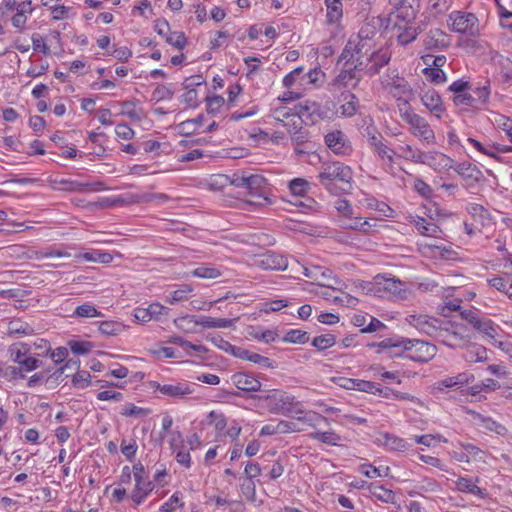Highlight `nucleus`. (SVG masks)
I'll use <instances>...</instances> for the list:
<instances>
[{
  "instance_id": "e2e57ef3",
  "label": "nucleus",
  "mask_w": 512,
  "mask_h": 512,
  "mask_svg": "<svg viewBox=\"0 0 512 512\" xmlns=\"http://www.w3.org/2000/svg\"><path fill=\"white\" fill-rule=\"evenodd\" d=\"M289 189L295 196H304L309 189V183L305 179L295 178L290 181Z\"/></svg>"
},
{
  "instance_id": "09e8293b",
  "label": "nucleus",
  "mask_w": 512,
  "mask_h": 512,
  "mask_svg": "<svg viewBox=\"0 0 512 512\" xmlns=\"http://www.w3.org/2000/svg\"><path fill=\"white\" fill-rule=\"evenodd\" d=\"M258 265L264 270H285L288 262L287 258H263Z\"/></svg>"
},
{
  "instance_id": "49530a36",
  "label": "nucleus",
  "mask_w": 512,
  "mask_h": 512,
  "mask_svg": "<svg viewBox=\"0 0 512 512\" xmlns=\"http://www.w3.org/2000/svg\"><path fill=\"white\" fill-rule=\"evenodd\" d=\"M308 340V333L301 329H290L283 336V341L285 343L305 344Z\"/></svg>"
},
{
  "instance_id": "dca6fc26",
  "label": "nucleus",
  "mask_w": 512,
  "mask_h": 512,
  "mask_svg": "<svg viewBox=\"0 0 512 512\" xmlns=\"http://www.w3.org/2000/svg\"><path fill=\"white\" fill-rule=\"evenodd\" d=\"M395 8L396 16L403 22L413 21L419 11V0H389Z\"/></svg>"
},
{
  "instance_id": "4be33fe9",
  "label": "nucleus",
  "mask_w": 512,
  "mask_h": 512,
  "mask_svg": "<svg viewBox=\"0 0 512 512\" xmlns=\"http://www.w3.org/2000/svg\"><path fill=\"white\" fill-rule=\"evenodd\" d=\"M478 481V478L473 480L470 477L461 476L455 481V487L461 493L471 494L483 499L486 496V491L477 485Z\"/></svg>"
},
{
  "instance_id": "de8ad7c7",
  "label": "nucleus",
  "mask_w": 512,
  "mask_h": 512,
  "mask_svg": "<svg viewBox=\"0 0 512 512\" xmlns=\"http://www.w3.org/2000/svg\"><path fill=\"white\" fill-rule=\"evenodd\" d=\"M417 35L418 29L412 25V21L404 22L403 31L398 34L397 39L401 45H407L415 40Z\"/></svg>"
},
{
  "instance_id": "a878e982",
  "label": "nucleus",
  "mask_w": 512,
  "mask_h": 512,
  "mask_svg": "<svg viewBox=\"0 0 512 512\" xmlns=\"http://www.w3.org/2000/svg\"><path fill=\"white\" fill-rule=\"evenodd\" d=\"M267 180L259 174L247 175L245 189L251 196L262 197L265 192Z\"/></svg>"
},
{
  "instance_id": "8fccbe9b",
  "label": "nucleus",
  "mask_w": 512,
  "mask_h": 512,
  "mask_svg": "<svg viewBox=\"0 0 512 512\" xmlns=\"http://www.w3.org/2000/svg\"><path fill=\"white\" fill-rule=\"evenodd\" d=\"M491 121L496 127L505 132L507 138L512 143V118L501 114H494V117Z\"/></svg>"
},
{
  "instance_id": "5701e85b",
  "label": "nucleus",
  "mask_w": 512,
  "mask_h": 512,
  "mask_svg": "<svg viewBox=\"0 0 512 512\" xmlns=\"http://www.w3.org/2000/svg\"><path fill=\"white\" fill-rule=\"evenodd\" d=\"M492 345L497 342L501 327L489 318H482L475 328Z\"/></svg>"
},
{
  "instance_id": "0eeeda50",
  "label": "nucleus",
  "mask_w": 512,
  "mask_h": 512,
  "mask_svg": "<svg viewBox=\"0 0 512 512\" xmlns=\"http://www.w3.org/2000/svg\"><path fill=\"white\" fill-rule=\"evenodd\" d=\"M391 59V52L388 48L380 47L369 52L359 61H356L352 65L355 70L364 71L368 76L373 77L378 74L380 69L387 65Z\"/></svg>"
},
{
  "instance_id": "4d7b16f0",
  "label": "nucleus",
  "mask_w": 512,
  "mask_h": 512,
  "mask_svg": "<svg viewBox=\"0 0 512 512\" xmlns=\"http://www.w3.org/2000/svg\"><path fill=\"white\" fill-rule=\"evenodd\" d=\"M468 212L475 221H480L482 225H484L486 221H490L489 212L482 205L471 204L468 207Z\"/></svg>"
},
{
  "instance_id": "f704fd0d",
  "label": "nucleus",
  "mask_w": 512,
  "mask_h": 512,
  "mask_svg": "<svg viewBox=\"0 0 512 512\" xmlns=\"http://www.w3.org/2000/svg\"><path fill=\"white\" fill-rule=\"evenodd\" d=\"M422 152L423 151L416 146L405 144L398 146L395 156L419 164Z\"/></svg>"
},
{
  "instance_id": "ddd939ff",
  "label": "nucleus",
  "mask_w": 512,
  "mask_h": 512,
  "mask_svg": "<svg viewBox=\"0 0 512 512\" xmlns=\"http://www.w3.org/2000/svg\"><path fill=\"white\" fill-rule=\"evenodd\" d=\"M450 28L452 31L476 36L480 32L479 21L472 13L453 12L450 14Z\"/></svg>"
},
{
  "instance_id": "4c0bfd02",
  "label": "nucleus",
  "mask_w": 512,
  "mask_h": 512,
  "mask_svg": "<svg viewBox=\"0 0 512 512\" xmlns=\"http://www.w3.org/2000/svg\"><path fill=\"white\" fill-rule=\"evenodd\" d=\"M342 100L344 103L340 106V113L346 117L355 115L358 104L356 96L350 92H346L342 94Z\"/></svg>"
},
{
  "instance_id": "864d4df0",
  "label": "nucleus",
  "mask_w": 512,
  "mask_h": 512,
  "mask_svg": "<svg viewBox=\"0 0 512 512\" xmlns=\"http://www.w3.org/2000/svg\"><path fill=\"white\" fill-rule=\"evenodd\" d=\"M415 453L417 454L418 459L421 462H423L431 467H434L440 471H447V465L440 458L433 456V455H426V454L420 453V451H416Z\"/></svg>"
},
{
  "instance_id": "cd10ccee",
  "label": "nucleus",
  "mask_w": 512,
  "mask_h": 512,
  "mask_svg": "<svg viewBox=\"0 0 512 512\" xmlns=\"http://www.w3.org/2000/svg\"><path fill=\"white\" fill-rule=\"evenodd\" d=\"M322 422L321 420H312V425L303 424L299 421H288V420H280L278 421L279 434H291V433H300L305 431L307 428H315L316 423Z\"/></svg>"
},
{
  "instance_id": "f257e3e1",
  "label": "nucleus",
  "mask_w": 512,
  "mask_h": 512,
  "mask_svg": "<svg viewBox=\"0 0 512 512\" xmlns=\"http://www.w3.org/2000/svg\"><path fill=\"white\" fill-rule=\"evenodd\" d=\"M259 399L271 414H281L308 425H312V420H321L324 424L329 425L327 417L306 410L294 395L286 391L271 389L261 395Z\"/></svg>"
},
{
  "instance_id": "72a5a7b5",
  "label": "nucleus",
  "mask_w": 512,
  "mask_h": 512,
  "mask_svg": "<svg viewBox=\"0 0 512 512\" xmlns=\"http://www.w3.org/2000/svg\"><path fill=\"white\" fill-rule=\"evenodd\" d=\"M464 359L469 363L486 362L488 360V350L482 345H470L466 349Z\"/></svg>"
},
{
  "instance_id": "3c124183",
  "label": "nucleus",
  "mask_w": 512,
  "mask_h": 512,
  "mask_svg": "<svg viewBox=\"0 0 512 512\" xmlns=\"http://www.w3.org/2000/svg\"><path fill=\"white\" fill-rule=\"evenodd\" d=\"M120 450L127 460L132 461L137 454V441L134 438L122 439L120 444Z\"/></svg>"
},
{
  "instance_id": "6e6552de",
  "label": "nucleus",
  "mask_w": 512,
  "mask_h": 512,
  "mask_svg": "<svg viewBox=\"0 0 512 512\" xmlns=\"http://www.w3.org/2000/svg\"><path fill=\"white\" fill-rule=\"evenodd\" d=\"M449 455L455 461L466 464H487V459L490 456L487 451L481 449L473 443L460 440L455 443V449H453Z\"/></svg>"
},
{
  "instance_id": "473e14b6",
  "label": "nucleus",
  "mask_w": 512,
  "mask_h": 512,
  "mask_svg": "<svg viewBox=\"0 0 512 512\" xmlns=\"http://www.w3.org/2000/svg\"><path fill=\"white\" fill-rule=\"evenodd\" d=\"M358 471L365 477L374 479L378 477L390 476L391 469L387 465L375 467L370 463H363L358 467Z\"/></svg>"
},
{
  "instance_id": "37998d69",
  "label": "nucleus",
  "mask_w": 512,
  "mask_h": 512,
  "mask_svg": "<svg viewBox=\"0 0 512 512\" xmlns=\"http://www.w3.org/2000/svg\"><path fill=\"white\" fill-rule=\"evenodd\" d=\"M192 276L202 279H216L222 275L218 267L212 265H203L191 272Z\"/></svg>"
},
{
  "instance_id": "e433bc0d",
  "label": "nucleus",
  "mask_w": 512,
  "mask_h": 512,
  "mask_svg": "<svg viewBox=\"0 0 512 512\" xmlns=\"http://www.w3.org/2000/svg\"><path fill=\"white\" fill-rule=\"evenodd\" d=\"M412 223H414L416 230L424 236L436 237L439 232V227L436 224L427 222L422 217H413Z\"/></svg>"
},
{
  "instance_id": "6e6d98bb",
  "label": "nucleus",
  "mask_w": 512,
  "mask_h": 512,
  "mask_svg": "<svg viewBox=\"0 0 512 512\" xmlns=\"http://www.w3.org/2000/svg\"><path fill=\"white\" fill-rule=\"evenodd\" d=\"M423 74L434 84H443L447 80L444 71L435 67L424 68Z\"/></svg>"
},
{
  "instance_id": "aec40b11",
  "label": "nucleus",
  "mask_w": 512,
  "mask_h": 512,
  "mask_svg": "<svg viewBox=\"0 0 512 512\" xmlns=\"http://www.w3.org/2000/svg\"><path fill=\"white\" fill-rule=\"evenodd\" d=\"M233 385L245 392H256L261 388L259 379L245 372H238L231 376Z\"/></svg>"
},
{
  "instance_id": "6ab92c4d",
  "label": "nucleus",
  "mask_w": 512,
  "mask_h": 512,
  "mask_svg": "<svg viewBox=\"0 0 512 512\" xmlns=\"http://www.w3.org/2000/svg\"><path fill=\"white\" fill-rule=\"evenodd\" d=\"M422 104L433 114L436 118L440 119L445 111V107L441 96L435 89H428L420 96Z\"/></svg>"
},
{
  "instance_id": "2f4dec72",
  "label": "nucleus",
  "mask_w": 512,
  "mask_h": 512,
  "mask_svg": "<svg viewBox=\"0 0 512 512\" xmlns=\"http://www.w3.org/2000/svg\"><path fill=\"white\" fill-rule=\"evenodd\" d=\"M346 65H349L350 67L348 69L343 70L334 80V85H337L339 87H348V86H356L359 82V77L355 74L354 66L351 65V61L348 63L346 62Z\"/></svg>"
},
{
  "instance_id": "13d9d810",
  "label": "nucleus",
  "mask_w": 512,
  "mask_h": 512,
  "mask_svg": "<svg viewBox=\"0 0 512 512\" xmlns=\"http://www.w3.org/2000/svg\"><path fill=\"white\" fill-rule=\"evenodd\" d=\"M500 387L499 383L491 378H487L482 381L479 385H474L469 388V393L471 395H476L480 393L481 391H495Z\"/></svg>"
},
{
  "instance_id": "a18cd8bd",
  "label": "nucleus",
  "mask_w": 512,
  "mask_h": 512,
  "mask_svg": "<svg viewBox=\"0 0 512 512\" xmlns=\"http://www.w3.org/2000/svg\"><path fill=\"white\" fill-rule=\"evenodd\" d=\"M73 315L79 318H94L103 316L102 312H100L93 304L88 302L77 306Z\"/></svg>"
},
{
  "instance_id": "ea45409f",
  "label": "nucleus",
  "mask_w": 512,
  "mask_h": 512,
  "mask_svg": "<svg viewBox=\"0 0 512 512\" xmlns=\"http://www.w3.org/2000/svg\"><path fill=\"white\" fill-rule=\"evenodd\" d=\"M336 344V336L332 333L321 334L315 336L311 342V345L317 351H324Z\"/></svg>"
},
{
  "instance_id": "79ce46f5",
  "label": "nucleus",
  "mask_w": 512,
  "mask_h": 512,
  "mask_svg": "<svg viewBox=\"0 0 512 512\" xmlns=\"http://www.w3.org/2000/svg\"><path fill=\"white\" fill-rule=\"evenodd\" d=\"M413 440L416 444L423 445L426 447H433L437 443H447L448 440L441 434H423L415 435Z\"/></svg>"
},
{
  "instance_id": "f3484780",
  "label": "nucleus",
  "mask_w": 512,
  "mask_h": 512,
  "mask_svg": "<svg viewBox=\"0 0 512 512\" xmlns=\"http://www.w3.org/2000/svg\"><path fill=\"white\" fill-rule=\"evenodd\" d=\"M375 443L393 452H405L410 448V444L404 438L388 432L379 433Z\"/></svg>"
},
{
  "instance_id": "7c9ffc66",
  "label": "nucleus",
  "mask_w": 512,
  "mask_h": 512,
  "mask_svg": "<svg viewBox=\"0 0 512 512\" xmlns=\"http://www.w3.org/2000/svg\"><path fill=\"white\" fill-rule=\"evenodd\" d=\"M327 10V22L329 24H338L343 17V4L341 0H325Z\"/></svg>"
},
{
  "instance_id": "f8f14e48",
  "label": "nucleus",
  "mask_w": 512,
  "mask_h": 512,
  "mask_svg": "<svg viewBox=\"0 0 512 512\" xmlns=\"http://www.w3.org/2000/svg\"><path fill=\"white\" fill-rule=\"evenodd\" d=\"M152 388L162 396L174 400L186 399L194 392V384L187 380L171 381L163 384L154 382Z\"/></svg>"
},
{
  "instance_id": "393cba45",
  "label": "nucleus",
  "mask_w": 512,
  "mask_h": 512,
  "mask_svg": "<svg viewBox=\"0 0 512 512\" xmlns=\"http://www.w3.org/2000/svg\"><path fill=\"white\" fill-rule=\"evenodd\" d=\"M427 49H442L449 45V37L441 29H430L424 39Z\"/></svg>"
},
{
  "instance_id": "0e129e2a",
  "label": "nucleus",
  "mask_w": 512,
  "mask_h": 512,
  "mask_svg": "<svg viewBox=\"0 0 512 512\" xmlns=\"http://www.w3.org/2000/svg\"><path fill=\"white\" fill-rule=\"evenodd\" d=\"M242 426L238 420H231L224 431L223 436L228 437L231 441H237L241 435Z\"/></svg>"
},
{
  "instance_id": "5fc2aeb1",
  "label": "nucleus",
  "mask_w": 512,
  "mask_h": 512,
  "mask_svg": "<svg viewBox=\"0 0 512 512\" xmlns=\"http://www.w3.org/2000/svg\"><path fill=\"white\" fill-rule=\"evenodd\" d=\"M29 348L26 343L12 345L9 349L10 359L14 364H18L26 356H28Z\"/></svg>"
},
{
  "instance_id": "20e7f679",
  "label": "nucleus",
  "mask_w": 512,
  "mask_h": 512,
  "mask_svg": "<svg viewBox=\"0 0 512 512\" xmlns=\"http://www.w3.org/2000/svg\"><path fill=\"white\" fill-rule=\"evenodd\" d=\"M174 326L186 334L198 332L199 327L203 328H228L232 325V320L227 318H213L210 316L184 315L173 320Z\"/></svg>"
},
{
  "instance_id": "c756f323",
  "label": "nucleus",
  "mask_w": 512,
  "mask_h": 512,
  "mask_svg": "<svg viewBox=\"0 0 512 512\" xmlns=\"http://www.w3.org/2000/svg\"><path fill=\"white\" fill-rule=\"evenodd\" d=\"M205 423L212 426L219 436H223L228 420L222 412L212 410L206 415Z\"/></svg>"
},
{
  "instance_id": "1a4fd4ad",
  "label": "nucleus",
  "mask_w": 512,
  "mask_h": 512,
  "mask_svg": "<svg viewBox=\"0 0 512 512\" xmlns=\"http://www.w3.org/2000/svg\"><path fill=\"white\" fill-rule=\"evenodd\" d=\"M402 347L406 358L416 362H428L437 353L434 344L418 339H406L402 341Z\"/></svg>"
},
{
  "instance_id": "9d476101",
  "label": "nucleus",
  "mask_w": 512,
  "mask_h": 512,
  "mask_svg": "<svg viewBox=\"0 0 512 512\" xmlns=\"http://www.w3.org/2000/svg\"><path fill=\"white\" fill-rule=\"evenodd\" d=\"M384 86L396 100L399 110L400 108H411L410 102L414 98V92L407 80L396 75L391 81H387Z\"/></svg>"
},
{
  "instance_id": "052dcab7",
  "label": "nucleus",
  "mask_w": 512,
  "mask_h": 512,
  "mask_svg": "<svg viewBox=\"0 0 512 512\" xmlns=\"http://www.w3.org/2000/svg\"><path fill=\"white\" fill-rule=\"evenodd\" d=\"M357 34H359V37L365 38L366 40L376 41V37L378 35L376 22L372 21L364 23Z\"/></svg>"
},
{
  "instance_id": "c9c22d12",
  "label": "nucleus",
  "mask_w": 512,
  "mask_h": 512,
  "mask_svg": "<svg viewBox=\"0 0 512 512\" xmlns=\"http://www.w3.org/2000/svg\"><path fill=\"white\" fill-rule=\"evenodd\" d=\"M98 328L100 333L105 336H117L123 333L127 326L123 322L117 320H107L100 322Z\"/></svg>"
},
{
  "instance_id": "58836bf2",
  "label": "nucleus",
  "mask_w": 512,
  "mask_h": 512,
  "mask_svg": "<svg viewBox=\"0 0 512 512\" xmlns=\"http://www.w3.org/2000/svg\"><path fill=\"white\" fill-rule=\"evenodd\" d=\"M192 292L193 287L191 285L183 284L169 294L167 302L171 305H174L176 303L186 301Z\"/></svg>"
},
{
  "instance_id": "774afa93",
  "label": "nucleus",
  "mask_w": 512,
  "mask_h": 512,
  "mask_svg": "<svg viewBox=\"0 0 512 512\" xmlns=\"http://www.w3.org/2000/svg\"><path fill=\"white\" fill-rule=\"evenodd\" d=\"M240 491L244 498L248 501H254L256 497V485L253 480L245 479L240 484Z\"/></svg>"
},
{
  "instance_id": "338daca9",
  "label": "nucleus",
  "mask_w": 512,
  "mask_h": 512,
  "mask_svg": "<svg viewBox=\"0 0 512 512\" xmlns=\"http://www.w3.org/2000/svg\"><path fill=\"white\" fill-rule=\"evenodd\" d=\"M3 377L8 381H16L19 379H24L25 377L16 365L7 366L5 369L0 368V378Z\"/></svg>"
},
{
  "instance_id": "680f3d73",
  "label": "nucleus",
  "mask_w": 512,
  "mask_h": 512,
  "mask_svg": "<svg viewBox=\"0 0 512 512\" xmlns=\"http://www.w3.org/2000/svg\"><path fill=\"white\" fill-rule=\"evenodd\" d=\"M149 409H145L129 403L121 409L120 414L125 417H145L149 414Z\"/></svg>"
},
{
  "instance_id": "603ef678",
  "label": "nucleus",
  "mask_w": 512,
  "mask_h": 512,
  "mask_svg": "<svg viewBox=\"0 0 512 512\" xmlns=\"http://www.w3.org/2000/svg\"><path fill=\"white\" fill-rule=\"evenodd\" d=\"M120 115L127 116L133 121H140L142 119V114L136 109L133 101H124L121 103Z\"/></svg>"
},
{
  "instance_id": "69168bd1",
  "label": "nucleus",
  "mask_w": 512,
  "mask_h": 512,
  "mask_svg": "<svg viewBox=\"0 0 512 512\" xmlns=\"http://www.w3.org/2000/svg\"><path fill=\"white\" fill-rule=\"evenodd\" d=\"M421 246H424L428 249L426 253H430L434 256H444L445 253H450L449 249L446 245L438 244V240L431 239L430 242L422 243Z\"/></svg>"
},
{
  "instance_id": "412c9836",
  "label": "nucleus",
  "mask_w": 512,
  "mask_h": 512,
  "mask_svg": "<svg viewBox=\"0 0 512 512\" xmlns=\"http://www.w3.org/2000/svg\"><path fill=\"white\" fill-rule=\"evenodd\" d=\"M470 415L472 416L473 423L476 426L483 428L486 432L495 433L497 435H505L507 432L504 425L495 421L491 417L484 416L474 411L470 412Z\"/></svg>"
},
{
  "instance_id": "423d86ee",
  "label": "nucleus",
  "mask_w": 512,
  "mask_h": 512,
  "mask_svg": "<svg viewBox=\"0 0 512 512\" xmlns=\"http://www.w3.org/2000/svg\"><path fill=\"white\" fill-rule=\"evenodd\" d=\"M436 339L450 348H462L469 343L470 335L465 325L447 322L441 325Z\"/></svg>"
},
{
  "instance_id": "b1692460",
  "label": "nucleus",
  "mask_w": 512,
  "mask_h": 512,
  "mask_svg": "<svg viewBox=\"0 0 512 512\" xmlns=\"http://www.w3.org/2000/svg\"><path fill=\"white\" fill-rule=\"evenodd\" d=\"M450 162H451V159L440 152H436V151L424 152L423 151L420 161H419V164H424V165L430 166L436 170L439 168L448 167Z\"/></svg>"
},
{
  "instance_id": "39448f33",
  "label": "nucleus",
  "mask_w": 512,
  "mask_h": 512,
  "mask_svg": "<svg viewBox=\"0 0 512 512\" xmlns=\"http://www.w3.org/2000/svg\"><path fill=\"white\" fill-rule=\"evenodd\" d=\"M401 119L409 125V132L427 145L436 143V136L428 121L411 108H400Z\"/></svg>"
},
{
  "instance_id": "7ed1b4c3",
  "label": "nucleus",
  "mask_w": 512,
  "mask_h": 512,
  "mask_svg": "<svg viewBox=\"0 0 512 512\" xmlns=\"http://www.w3.org/2000/svg\"><path fill=\"white\" fill-rule=\"evenodd\" d=\"M317 178L327 191L333 195H339L343 189H340L336 183L350 186L353 180V170L339 161L325 162L322 164Z\"/></svg>"
},
{
  "instance_id": "a19ab883",
  "label": "nucleus",
  "mask_w": 512,
  "mask_h": 512,
  "mask_svg": "<svg viewBox=\"0 0 512 512\" xmlns=\"http://www.w3.org/2000/svg\"><path fill=\"white\" fill-rule=\"evenodd\" d=\"M33 333V327L21 320H13L8 324V334L10 335L29 336Z\"/></svg>"
},
{
  "instance_id": "a211bd4d",
  "label": "nucleus",
  "mask_w": 512,
  "mask_h": 512,
  "mask_svg": "<svg viewBox=\"0 0 512 512\" xmlns=\"http://www.w3.org/2000/svg\"><path fill=\"white\" fill-rule=\"evenodd\" d=\"M170 448L172 452L175 454V459L178 464L183 466L186 469L191 467V455L189 450L186 448L183 436L181 433H176L172 436L170 440Z\"/></svg>"
},
{
  "instance_id": "c85d7f7f",
  "label": "nucleus",
  "mask_w": 512,
  "mask_h": 512,
  "mask_svg": "<svg viewBox=\"0 0 512 512\" xmlns=\"http://www.w3.org/2000/svg\"><path fill=\"white\" fill-rule=\"evenodd\" d=\"M309 437L322 444L330 445V446H338L342 441V437L340 434L336 433L333 430L328 431H320L315 430L309 434Z\"/></svg>"
},
{
  "instance_id": "9b49d317",
  "label": "nucleus",
  "mask_w": 512,
  "mask_h": 512,
  "mask_svg": "<svg viewBox=\"0 0 512 512\" xmlns=\"http://www.w3.org/2000/svg\"><path fill=\"white\" fill-rule=\"evenodd\" d=\"M376 48V41L366 40L365 38L359 37V34H356L348 40L342 52V57L346 59L348 63L351 61L352 65Z\"/></svg>"
},
{
  "instance_id": "bb28decb",
  "label": "nucleus",
  "mask_w": 512,
  "mask_h": 512,
  "mask_svg": "<svg viewBox=\"0 0 512 512\" xmlns=\"http://www.w3.org/2000/svg\"><path fill=\"white\" fill-rule=\"evenodd\" d=\"M367 489L374 498L383 503L394 504L396 502V494L391 489L376 483L367 484Z\"/></svg>"
},
{
  "instance_id": "4468645a",
  "label": "nucleus",
  "mask_w": 512,
  "mask_h": 512,
  "mask_svg": "<svg viewBox=\"0 0 512 512\" xmlns=\"http://www.w3.org/2000/svg\"><path fill=\"white\" fill-rule=\"evenodd\" d=\"M405 321L419 332L425 333L434 338L437 337L442 325L438 319L426 314H410L407 315Z\"/></svg>"
},
{
  "instance_id": "bf43d9fd",
  "label": "nucleus",
  "mask_w": 512,
  "mask_h": 512,
  "mask_svg": "<svg viewBox=\"0 0 512 512\" xmlns=\"http://www.w3.org/2000/svg\"><path fill=\"white\" fill-rule=\"evenodd\" d=\"M40 363L41 362L37 358L28 355L21 360L17 366L20 368L23 376L26 377L27 373L36 370L40 366Z\"/></svg>"
},
{
  "instance_id": "2eb2a0df",
  "label": "nucleus",
  "mask_w": 512,
  "mask_h": 512,
  "mask_svg": "<svg viewBox=\"0 0 512 512\" xmlns=\"http://www.w3.org/2000/svg\"><path fill=\"white\" fill-rule=\"evenodd\" d=\"M327 147L336 155L347 156L352 153V146L346 135L341 131H333L325 136Z\"/></svg>"
},
{
  "instance_id": "f03ea898",
  "label": "nucleus",
  "mask_w": 512,
  "mask_h": 512,
  "mask_svg": "<svg viewBox=\"0 0 512 512\" xmlns=\"http://www.w3.org/2000/svg\"><path fill=\"white\" fill-rule=\"evenodd\" d=\"M132 479L134 486L129 495L134 506L142 505L154 491L156 484L150 480L149 473L141 461L130 465H124L119 475L121 484L129 485Z\"/></svg>"
},
{
  "instance_id": "c03bdc74",
  "label": "nucleus",
  "mask_w": 512,
  "mask_h": 512,
  "mask_svg": "<svg viewBox=\"0 0 512 512\" xmlns=\"http://www.w3.org/2000/svg\"><path fill=\"white\" fill-rule=\"evenodd\" d=\"M183 506L182 493L176 491L160 506L159 512H175L178 508H182Z\"/></svg>"
}]
</instances>
